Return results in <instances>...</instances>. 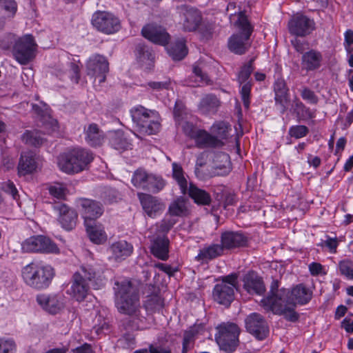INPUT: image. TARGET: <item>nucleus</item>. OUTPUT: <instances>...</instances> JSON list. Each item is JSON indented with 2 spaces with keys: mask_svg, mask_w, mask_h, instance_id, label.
Instances as JSON below:
<instances>
[{
  "mask_svg": "<svg viewBox=\"0 0 353 353\" xmlns=\"http://www.w3.org/2000/svg\"><path fill=\"white\" fill-rule=\"evenodd\" d=\"M21 276L23 282L32 289L43 290L51 285L55 270L48 264L32 262L22 268Z\"/></svg>",
  "mask_w": 353,
  "mask_h": 353,
  "instance_id": "nucleus-1",
  "label": "nucleus"
},
{
  "mask_svg": "<svg viewBox=\"0 0 353 353\" xmlns=\"http://www.w3.org/2000/svg\"><path fill=\"white\" fill-rule=\"evenodd\" d=\"M236 17L234 25L238 28L239 32L233 34L228 39V47L232 52L242 55L245 54L251 47L250 36L253 32V27L244 12H239L237 14H231L230 19L232 21Z\"/></svg>",
  "mask_w": 353,
  "mask_h": 353,
  "instance_id": "nucleus-2",
  "label": "nucleus"
},
{
  "mask_svg": "<svg viewBox=\"0 0 353 353\" xmlns=\"http://www.w3.org/2000/svg\"><path fill=\"white\" fill-rule=\"evenodd\" d=\"M114 285L115 303L119 312L130 316H137L140 309L139 297L131 281H116Z\"/></svg>",
  "mask_w": 353,
  "mask_h": 353,
  "instance_id": "nucleus-3",
  "label": "nucleus"
},
{
  "mask_svg": "<svg viewBox=\"0 0 353 353\" xmlns=\"http://www.w3.org/2000/svg\"><path fill=\"white\" fill-rule=\"evenodd\" d=\"M93 159V154L90 150L77 148L60 155L58 165L67 174L79 173L85 170Z\"/></svg>",
  "mask_w": 353,
  "mask_h": 353,
  "instance_id": "nucleus-4",
  "label": "nucleus"
},
{
  "mask_svg": "<svg viewBox=\"0 0 353 353\" xmlns=\"http://www.w3.org/2000/svg\"><path fill=\"white\" fill-rule=\"evenodd\" d=\"M130 114L139 133L151 135L159 131L161 125L158 114L155 110L139 105L132 108Z\"/></svg>",
  "mask_w": 353,
  "mask_h": 353,
  "instance_id": "nucleus-5",
  "label": "nucleus"
},
{
  "mask_svg": "<svg viewBox=\"0 0 353 353\" xmlns=\"http://www.w3.org/2000/svg\"><path fill=\"white\" fill-rule=\"evenodd\" d=\"M272 293H275L277 299L288 303L296 305L307 304L312 299V291L303 284L294 286L291 290L284 288H279V281L274 280L270 286Z\"/></svg>",
  "mask_w": 353,
  "mask_h": 353,
  "instance_id": "nucleus-6",
  "label": "nucleus"
},
{
  "mask_svg": "<svg viewBox=\"0 0 353 353\" xmlns=\"http://www.w3.org/2000/svg\"><path fill=\"white\" fill-rule=\"evenodd\" d=\"M261 306L267 312H272L273 314L283 316L284 319L290 322L299 321V314L295 311L296 305L292 303L280 301L270 290L268 295L261 301Z\"/></svg>",
  "mask_w": 353,
  "mask_h": 353,
  "instance_id": "nucleus-7",
  "label": "nucleus"
},
{
  "mask_svg": "<svg viewBox=\"0 0 353 353\" xmlns=\"http://www.w3.org/2000/svg\"><path fill=\"white\" fill-rule=\"evenodd\" d=\"M215 339L221 350L227 353L233 352L239 345L240 328L231 322L222 323L216 327Z\"/></svg>",
  "mask_w": 353,
  "mask_h": 353,
  "instance_id": "nucleus-8",
  "label": "nucleus"
},
{
  "mask_svg": "<svg viewBox=\"0 0 353 353\" xmlns=\"http://www.w3.org/2000/svg\"><path fill=\"white\" fill-rule=\"evenodd\" d=\"M238 286V275L232 273L222 277L221 281L216 284L212 291L215 301L226 307L230 305L234 299V290Z\"/></svg>",
  "mask_w": 353,
  "mask_h": 353,
  "instance_id": "nucleus-9",
  "label": "nucleus"
},
{
  "mask_svg": "<svg viewBox=\"0 0 353 353\" xmlns=\"http://www.w3.org/2000/svg\"><path fill=\"white\" fill-rule=\"evenodd\" d=\"M141 34L155 44L165 46L168 54L174 61L176 60V49L174 46H168L170 35L165 28L155 23H148L142 28Z\"/></svg>",
  "mask_w": 353,
  "mask_h": 353,
  "instance_id": "nucleus-10",
  "label": "nucleus"
},
{
  "mask_svg": "<svg viewBox=\"0 0 353 353\" xmlns=\"http://www.w3.org/2000/svg\"><path fill=\"white\" fill-rule=\"evenodd\" d=\"M188 176L185 174L182 168L178 165V185L181 193L184 195L188 194L198 205H209L212 201L210 194L192 183H188Z\"/></svg>",
  "mask_w": 353,
  "mask_h": 353,
  "instance_id": "nucleus-11",
  "label": "nucleus"
},
{
  "mask_svg": "<svg viewBox=\"0 0 353 353\" xmlns=\"http://www.w3.org/2000/svg\"><path fill=\"white\" fill-rule=\"evenodd\" d=\"M37 43L31 34L19 38L13 46V55L21 65L28 64L35 56Z\"/></svg>",
  "mask_w": 353,
  "mask_h": 353,
  "instance_id": "nucleus-12",
  "label": "nucleus"
},
{
  "mask_svg": "<svg viewBox=\"0 0 353 353\" xmlns=\"http://www.w3.org/2000/svg\"><path fill=\"white\" fill-rule=\"evenodd\" d=\"M23 252H40L58 254L59 249L52 240L43 235L32 236L21 244Z\"/></svg>",
  "mask_w": 353,
  "mask_h": 353,
  "instance_id": "nucleus-13",
  "label": "nucleus"
},
{
  "mask_svg": "<svg viewBox=\"0 0 353 353\" xmlns=\"http://www.w3.org/2000/svg\"><path fill=\"white\" fill-rule=\"evenodd\" d=\"M93 26L99 31L107 34L117 32L121 28V21L112 13L97 11L92 18Z\"/></svg>",
  "mask_w": 353,
  "mask_h": 353,
  "instance_id": "nucleus-14",
  "label": "nucleus"
},
{
  "mask_svg": "<svg viewBox=\"0 0 353 353\" xmlns=\"http://www.w3.org/2000/svg\"><path fill=\"white\" fill-rule=\"evenodd\" d=\"M247 331L258 340L265 339L269 334V327L264 317L256 312L249 314L245 319Z\"/></svg>",
  "mask_w": 353,
  "mask_h": 353,
  "instance_id": "nucleus-15",
  "label": "nucleus"
},
{
  "mask_svg": "<svg viewBox=\"0 0 353 353\" xmlns=\"http://www.w3.org/2000/svg\"><path fill=\"white\" fill-rule=\"evenodd\" d=\"M180 23L185 31H194L202 21L201 12L196 8L183 5L180 7Z\"/></svg>",
  "mask_w": 353,
  "mask_h": 353,
  "instance_id": "nucleus-16",
  "label": "nucleus"
},
{
  "mask_svg": "<svg viewBox=\"0 0 353 353\" xmlns=\"http://www.w3.org/2000/svg\"><path fill=\"white\" fill-rule=\"evenodd\" d=\"M74 274H79L94 290L100 289L105 285V279L101 269L97 265L83 264Z\"/></svg>",
  "mask_w": 353,
  "mask_h": 353,
  "instance_id": "nucleus-17",
  "label": "nucleus"
},
{
  "mask_svg": "<svg viewBox=\"0 0 353 353\" xmlns=\"http://www.w3.org/2000/svg\"><path fill=\"white\" fill-rule=\"evenodd\" d=\"M314 28V20L303 14H297L293 16L288 22L290 33L297 37H305L310 34Z\"/></svg>",
  "mask_w": 353,
  "mask_h": 353,
  "instance_id": "nucleus-18",
  "label": "nucleus"
},
{
  "mask_svg": "<svg viewBox=\"0 0 353 353\" xmlns=\"http://www.w3.org/2000/svg\"><path fill=\"white\" fill-rule=\"evenodd\" d=\"M86 67L88 74L99 78V83L105 81V74L109 71V63L104 56L93 54L88 60Z\"/></svg>",
  "mask_w": 353,
  "mask_h": 353,
  "instance_id": "nucleus-19",
  "label": "nucleus"
},
{
  "mask_svg": "<svg viewBox=\"0 0 353 353\" xmlns=\"http://www.w3.org/2000/svg\"><path fill=\"white\" fill-rule=\"evenodd\" d=\"M254 59L250 60L247 63H245L241 68L238 74V82L240 84L244 83L241 90V99L243 101L245 108H248L250 106V95L252 88V83L248 81L251 74L254 70L253 67Z\"/></svg>",
  "mask_w": 353,
  "mask_h": 353,
  "instance_id": "nucleus-20",
  "label": "nucleus"
},
{
  "mask_svg": "<svg viewBox=\"0 0 353 353\" xmlns=\"http://www.w3.org/2000/svg\"><path fill=\"white\" fill-rule=\"evenodd\" d=\"M78 205L80 208L81 213L86 223H92L100 217L103 212L102 205L97 201L88 199H79Z\"/></svg>",
  "mask_w": 353,
  "mask_h": 353,
  "instance_id": "nucleus-21",
  "label": "nucleus"
},
{
  "mask_svg": "<svg viewBox=\"0 0 353 353\" xmlns=\"http://www.w3.org/2000/svg\"><path fill=\"white\" fill-rule=\"evenodd\" d=\"M220 241L224 251L245 247L248 242V237L242 232L229 230L221 232Z\"/></svg>",
  "mask_w": 353,
  "mask_h": 353,
  "instance_id": "nucleus-22",
  "label": "nucleus"
},
{
  "mask_svg": "<svg viewBox=\"0 0 353 353\" xmlns=\"http://www.w3.org/2000/svg\"><path fill=\"white\" fill-rule=\"evenodd\" d=\"M53 208L59 213L58 221L63 228L66 230H71L75 227L77 214L74 210L62 203H55Z\"/></svg>",
  "mask_w": 353,
  "mask_h": 353,
  "instance_id": "nucleus-23",
  "label": "nucleus"
},
{
  "mask_svg": "<svg viewBox=\"0 0 353 353\" xmlns=\"http://www.w3.org/2000/svg\"><path fill=\"white\" fill-rule=\"evenodd\" d=\"M243 288L250 294H263L265 287L263 281L258 274L254 271H249L243 279Z\"/></svg>",
  "mask_w": 353,
  "mask_h": 353,
  "instance_id": "nucleus-24",
  "label": "nucleus"
},
{
  "mask_svg": "<svg viewBox=\"0 0 353 353\" xmlns=\"http://www.w3.org/2000/svg\"><path fill=\"white\" fill-rule=\"evenodd\" d=\"M36 299L41 307L51 314L58 313L64 307L61 296L57 294H41Z\"/></svg>",
  "mask_w": 353,
  "mask_h": 353,
  "instance_id": "nucleus-25",
  "label": "nucleus"
},
{
  "mask_svg": "<svg viewBox=\"0 0 353 353\" xmlns=\"http://www.w3.org/2000/svg\"><path fill=\"white\" fill-rule=\"evenodd\" d=\"M90 284L85 281L79 274H74L70 288V294L78 302L85 300L88 294Z\"/></svg>",
  "mask_w": 353,
  "mask_h": 353,
  "instance_id": "nucleus-26",
  "label": "nucleus"
},
{
  "mask_svg": "<svg viewBox=\"0 0 353 353\" xmlns=\"http://www.w3.org/2000/svg\"><path fill=\"white\" fill-rule=\"evenodd\" d=\"M138 197L143 210L150 217L156 216L159 212L163 211L164 209L163 204L156 197L150 194L139 193Z\"/></svg>",
  "mask_w": 353,
  "mask_h": 353,
  "instance_id": "nucleus-27",
  "label": "nucleus"
},
{
  "mask_svg": "<svg viewBox=\"0 0 353 353\" xmlns=\"http://www.w3.org/2000/svg\"><path fill=\"white\" fill-rule=\"evenodd\" d=\"M37 165L32 152H22L17 166L18 175L21 176L32 174L37 170Z\"/></svg>",
  "mask_w": 353,
  "mask_h": 353,
  "instance_id": "nucleus-28",
  "label": "nucleus"
},
{
  "mask_svg": "<svg viewBox=\"0 0 353 353\" xmlns=\"http://www.w3.org/2000/svg\"><path fill=\"white\" fill-rule=\"evenodd\" d=\"M322 61L323 56L321 53L315 50H310L302 55V70L307 72L316 70L321 67Z\"/></svg>",
  "mask_w": 353,
  "mask_h": 353,
  "instance_id": "nucleus-29",
  "label": "nucleus"
},
{
  "mask_svg": "<svg viewBox=\"0 0 353 353\" xmlns=\"http://www.w3.org/2000/svg\"><path fill=\"white\" fill-rule=\"evenodd\" d=\"M169 240L164 234L154 237L151 241L150 251L157 258L166 260L168 257Z\"/></svg>",
  "mask_w": 353,
  "mask_h": 353,
  "instance_id": "nucleus-30",
  "label": "nucleus"
},
{
  "mask_svg": "<svg viewBox=\"0 0 353 353\" xmlns=\"http://www.w3.org/2000/svg\"><path fill=\"white\" fill-rule=\"evenodd\" d=\"M194 139L200 148H220L224 145L222 141L203 130H196Z\"/></svg>",
  "mask_w": 353,
  "mask_h": 353,
  "instance_id": "nucleus-31",
  "label": "nucleus"
},
{
  "mask_svg": "<svg viewBox=\"0 0 353 353\" xmlns=\"http://www.w3.org/2000/svg\"><path fill=\"white\" fill-rule=\"evenodd\" d=\"M109 251L115 261H123L131 255L133 247L126 241H119L111 245Z\"/></svg>",
  "mask_w": 353,
  "mask_h": 353,
  "instance_id": "nucleus-32",
  "label": "nucleus"
},
{
  "mask_svg": "<svg viewBox=\"0 0 353 353\" xmlns=\"http://www.w3.org/2000/svg\"><path fill=\"white\" fill-rule=\"evenodd\" d=\"M223 254L224 250L221 243H212L201 248L196 258L199 261H208L219 257Z\"/></svg>",
  "mask_w": 353,
  "mask_h": 353,
  "instance_id": "nucleus-33",
  "label": "nucleus"
},
{
  "mask_svg": "<svg viewBox=\"0 0 353 353\" xmlns=\"http://www.w3.org/2000/svg\"><path fill=\"white\" fill-rule=\"evenodd\" d=\"M103 139V133L96 123H91L88 125L85 130V140L92 147L101 145Z\"/></svg>",
  "mask_w": 353,
  "mask_h": 353,
  "instance_id": "nucleus-34",
  "label": "nucleus"
},
{
  "mask_svg": "<svg viewBox=\"0 0 353 353\" xmlns=\"http://www.w3.org/2000/svg\"><path fill=\"white\" fill-rule=\"evenodd\" d=\"M219 106V101L213 94H208L203 97L199 104V110L203 114L214 113Z\"/></svg>",
  "mask_w": 353,
  "mask_h": 353,
  "instance_id": "nucleus-35",
  "label": "nucleus"
},
{
  "mask_svg": "<svg viewBox=\"0 0 353 353\" xmlns=\"http://www.w3.org/2000/svg\"><path fill=\"white\" fill-rule=\"evenodd\" d=\"M176 200H174L169 206L168 212L166 214L165 218L160 225V230L161 232L165 233L170 230V229L176 223Z\"/></svg>",
  "mask_w": 353,
  "mask_h": 353,
  "instance_id": "nucleus-36",
  "label": "nucleus"
},
{
  "mask_svg": "<svg viewBox=\"0 0 353 353\" xmlns=\"http://www.w3.org/2000/svg\"><path fill=\"white\" fill-rule=\"evenodd\" d=\"M85 225L91 241L96 244H101L106 241L107 235L105 231L99 226L92 225V223H86Z\"/></svg>",
  "mask_w": 353,
  "mask_h": 353,
  "instance_id": "nucleus-37",
  "label": "nucleus"
},
{
  "mask_svg": "<svg viewBox=\"0 0 353 353\" xmlns=\"http://www.w3.org/2000/svg\"><path fill=\"white\" fill-rule=\"evenodd\" d=\"M292 110L300 119H308L314 117V114L297 97L293 99Z\"/></svg>",
  "mask_w": 353,
  "mask_h": 353,
  "instance_id": "nucleus-38",
  "label": "nucleus"
},
{
  "mask_svg": "<svg viewBox=\"0 0 353 353\" xmlns=\"http://www.w3.org/2000/svg\"><path fill=\"white\" fill-rule=\"evenodd\" d=\"M151 175L143 169H138L134 172L132 183L137 188L145 190Z\"/></svg>",
  "mask_w": 353,
  "mask_h": 353,
  "instance_id": "nucleus-39",
  "label": "nucleus"
},
{
  "mask_svg": "<svg viewBox=\"0 0 353 353\" xmlns=\"http://www.w3.org/2000/svg\"><path fill=\"white\" fill-rule=\"evenodd\" d=\"M136 53L137 59L140 62L145 63L148 61V64L153 62L154 59V52L148 46L139 43L136 47Z\"/></svg>",
  "mask_w": 353,
  "mask_h": 353,
  "instance_id": "nucleus-40",
  "label": "nucleus"
},
{
  "mask_svg": "<svg viewBox=\"0 0 353 353\" xmlns=\"http://www.w3.org/2000/svg\"><path fill=\"white\" fill-rule=\"evenodd\" d=\"M144 305L148 311L155 312L163 307V300L159 294H153L147 296Z\"/></svg>",
  "mask_w": 353,
  "mask_h": 353,
  "instance_id": "nucleus-41",
  "label": "nucleus"
},
{
  "mask_svg": "<svg viewBox=\"0 0 353 353\" xmlns=\"http://www.w3.org/2000/svg\"><path fill=\"white\" fill-rule=\"evenodd\" d=\"M22 141L28 145L37 147L43 143V139L39 132L27 130L22 135Z\"/></svg>",
  "mask_w": 353,
  "mask_h": 353,
  "instance_id": "nucleus-42",
  "label": "nucleus"
},
{
  "mask_svg": "<svg viewBox=\"0 0 353 353\" xmlns=\"http://www.w3.org/2000/svg\"><path fill=\"white\" fill-rule=\"evenodd\" d=\"M196 331L194 328L187 330L183 334L181 353H191L194 345V336Z\"/></svg>",
  "mask_w": 353,
  "mask_h": 353,
  "instance_id": "nucleus-43",
  "label": "nucleus"
},
{
  "mask_svg": "<svg viewBox=\"0 0 353 353\" xmlns=\"http://www.w3.org/2000/svg\"><path fill=\"white\" fill-rule=\"evenodd\" d=\"M164 186L165 181L161 177L152 174L151 176L149 177V182L147 183L144 190L152 193H157L161 190Z\"/></svg>",
  "mask_w": 353,
  "mask_h": 353,
  "instance_id": "nucleus-44",
  "label": "nucleus"
},
{
  "mask_svg": "<svg viewBox=\"0 0 353 353\" xmlns=\"http://www.w3.org/2000/svg\"><path fill=\"white\" fill-rule=\"evenodd\" d=\"M185 107L183 104H179L178 103V125H181L183 132L188 137L194 138V135L196 131L194 130V127L192 123L185 121H180L179 117L180 114L179 112H184L185 116H188L186 112H185Z\"/></svg>",
  "mask_w": 353,
  "mask_h": 353,
  "instance_id": "nucleus-45",
  "label": "nucleus"
},
{
  "mask_svg": "<svg viewBox=\"0 0 353 353\" xmlns=\"http://www.w3.org/2000/svg\"><path fill=\"white\" fill-rule=\"evenodd\" d=\"M48 191L51 196L58 199H65L68 190L65 185L60 183H54L48 187Z\"/></svg>",
  "mask_w": 353,
  "mask_h": 353,
  "instance_id": "nucleus-46",
  "label": "nucleus"
},
{
  "mask_svg": "<svg viewBox=\"0 0 353 353\" xmlns=\"http://www.w3.org/2000/svg\"><path fill=\"white\" fill-rule=\"evenodd\" d=\"M340 273L347 279H353V262L349 259L341 261L339 263Z\"/></svg>",
  "mask_w": 353,
  "mask_h": 353,
  "instance_id": "nucleus-47",
  "label": "nucleus"
},
{
  "mask_svg": "<svg viewBox=\"0 0 353 353\" xmlns=\"http://www.w3.org/2000/svg\"><path fill=\"white\" fill-rule=\"evenodd\" d=\"M0 10H3L8 17H13L17 10V3L14 0H0Z\"/></svg>",
  "mask_w": 353,
  "mask_h": 353,
  "instance_id": "nucleus-48",
  "label": "nucleus"
},
{
  "mask_svg": "<svg viewBox=\"0 0 353 353\" xmlns=\"http://www.w3.org/2000/svg\"><path fill=\"white\" fill-rule=\"evenodd\" d=\"M109 330L108 322L101 315L96 316L92 330L97 334H105Z\"/></svg>",
  "mask_w": 353,
  "mask_h": 353,
  "instance_id": "nucleus-49",
  "label": "nucleus"
},
{
  "mask_svg": "<svg viewBox=\"0 0 353 353\" xmlns=\"http://www.w3.org/2000/svg\"><path fill=\"white\" fill-rule=\"evenodd\" d=\"M228 125L224 122H219L212 127V131L215 134L214 137L223 141L228 138Z\"/></svg>",
  "mask_w": 353,
  "mask_h": 353,
  "instance_id": "nucleus-50",
  "label": "nucleus"
},
{
  "mask_svg": "<svg viewBox=\"0 0 353 353\" xmlns=\"http://www.w3.org/2000/svg\"><path fill=\"white\" fill-rule=\"evenodd\" d=\"M274 100L275 105L279 107L281 113L284 114L290 102L289 93L275 94Z\"/></svg>",
  "mask_w": 353,
  "mask_h": 353,
  "instance_id": "nucleus-51",
  "label": "nucleus"
},
{
  "mask_svg": "<svg viewBox=\"0 0 353 353\" xmlns=\"http://www.w3.org/2000/svg\"><path fill=\"white\" fill-rule=\"evenodd\" d=\"M191 204L187 199H179L178 198V217L183 216L187 217L190 214Z\"/></svg>",
  "mask_w": 353,
  "mask_h": 353,
  "instance_id": "nucleus-52",
  "label": "nucleus"
},
{
  "mask_svg": "<svg viewBox=\"0 0 353 353\" xmlns=\"http://www.w3.org/2000/svg\"><path fill=\"white\" fill-rule=\"evenodd\" d=\"M15 349L16 344L13 339L0 338V353H13Z\"/></svg>",
  "mask_w": 353,
  "mask_h": 353,
  "instance_id": "nucleus-53",
  "label": "nucleus"
},
{
  "mask_svg": "<svg viewBox=\"0 0 353 353\" xmlns=\"http://www.w3.org/2000/svg\"><path fill=\"white\" fill-rule=\"evenodd\" d=\"M309 132V129L305 125H293L289 129V134L295 139H300L305 137Z\"/></svg>",
  "mask_w": 353,
  "mask_h": 353,
  "instance_id": "nucleus-54",
  "label": "nucleus"
},
{
  "mask_svg": "<svg viewBox=\"0 0 353 353\" xmlns=\"http://www.w3.org/2000/svg\"><path fill=\"white\" fill-rule=\"evenodd\" d=\"M302 99L311 104H316L319 101L318 97L314 92L310 88L305 87L301 91Z\"/></svg>",
  "mask_w": 353,
  "mask_h": 353,
  "instance_id": "nucleus-55",
  "label": "nucleus"
},
{
  "mask_svg": "<svg viewBox=\"0 0 353 353\" xmlns=\"http://www.w3.org/2000/svg\"><path fill=\"white\" fill-rule=\"evenodd\" d=\"M1 190L6 193L10 194L14 199H17L18 195V191L11 181H7L1 184Z\"/></svg>",
  "mask_w": 353,
  "mask_h": 353,
  "instance_id": "nucleus-56",
  "label": "nucleus"
},
{
  "mask_svg": "<svg viewBox=\"0 0 353 353\" xmlns=\"http://www.w3.org/2000/svg\"><path fill=\"white\" fill-rule=\"evenodd\" d=\"M274 91L275 94L289 93V90L284 79L279 78L275 81L274 83Z\"/></svg>",
  "mask_w": 353,
  "mask_h": 353,
  "instance_id": "nucleus-57",
  "label": "nucleus"
},
{
  "mask_svg": "<svg viewBox=\"0 0 353 353\" xmlns=\"http://www.w3.org/2000/svg\"><path fill=\"white\" fill-rule=\"evenodd\" d=\"M216 158L221 159L222 161L225 163L223 167L216 166V168L220 170H223V172L221 173V174H227L230 172V157L228 154L225 153H221L216 156Z\"/></svg>",
  "mask_w": 353,
  "mask_h": 353,
  "instance_id": "nucleus-58",
  "label": "nucleus"
},
{
  "mask_svg": "<svg viewBox=\"0 0 353 353\" xmlns=\"http://www.w3.org/2000/svg\"><path fill=\"white\" fill-rule=\"evenodd\" d=\"M188 53V49L183 39L178 40V61L182 60Z\"/></svg>",
  "mask_w": 353,
  "mask_h": 353,
  "instance_id": "nucleus-59",
  "label": "nucleus"
},
{
  "mask_svg": "<svg viewBox=\"0 0 353 353\" xmlns=\"http://www.w3.org/2000/svg\"><path fill=\"white\" fill-rule=\"evenodd\" d=\"M339 243L336 238L327 237V239L323 241L322 245H325L329 248L330 252L335 253L338 247Z\"/></svg>",
  "mask_w": 353,
  "mask_h": 353,
  "instance_id": "nucleus-60",
  "label": "nucleus"
},
{
  "mask_svg": "<svg viewBox=\"0 0 353 353\" xmlns=\"http://www.w3.org/2000/svg\"><path fill=\"white\" fill-rule=\"evenodd\" d=\"M292 45L294 48L296 52L303 54L305 53V50L308 49L307 43L301 41L299 39H294L291 41Z\"/></svg>",
  "mask_w": 353,
  "mask_h": 353,
  "instance_id": "nucleus-61",
  "label": "nucleus"
},
{
  "mask_svg": "<svg viewBox=\"0 0 353 353\" xmlns=\"http://www.w3.org/2000/svg\"><path fill=\"white\" fill-rule=\"evenodd\" d=\"M79 71V67L77 64L73 62L70 63V72L71 73V78L76 83H79V80L80 79Z\"/></svg>",
  "mask_w": 353,
  "mask_h": 353,
  "instance_id": "nucleus-62",
  "label": "nucleus"
},
{
  "mask_svg": "<svg viewBox=\"0 0 353 353\" xmlns=\"http://www.w3.org/2000/svg\"><path fill=\"white\" fill-rule=\"evenodd\" d=\"M149 352L150 353H170L171 350L168 347L154 343L150 345Z\"/></svg>",
  "mask_w": 353,
  "mask_h": 353,
  "instance_id": "nucleus-63",
  "label": "nucleus"
},
{
  "mask_svg": "<svg viewBox=\"0 0 353 353\" xmlns=\"http://www.w3.org/2000/svg\"><path fill=\"white\" fill-rule=\"evenodd\" d=\"M344 45L346 50L353 48V30H347L345 32Z\"/></svg>",
  "mask_w": 353,
  "mask_h": 353,
  "instance_id": "nucleus-64",
  "label": "nucleus"
}]
</instances>
